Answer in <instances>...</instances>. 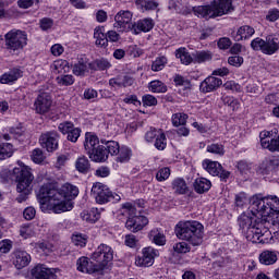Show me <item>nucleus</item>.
<instances>
[{
  "label": "nucleus",
  "mask_w": 279,
  "mask_h": 279,
  "mask_svg": "<svg viewBox=\"0 0 279 279\" xmlns=\"http://www.w3.org/2000/svg\"><path fill=\"white\" fill-rule=\"evenodd\" d=\"M77 195H80V190L71 183L63 184L59 190L48 183L39 189L37 199L41 208L52 210L56 215H61V213L73 210L71 199H75Z\"/></svg>",
  "instance_id": "f257e3e1"
},
{
  "label": "nucleus",
  "mask_w": 279,
  "mask_h": 279,
  "mask_svg": "<svg viewBox=\"0 0 279 279\" xmlns=\"http://www.w3.org/2000/svg\"><path fill=\"white\" fill-rule=\"evenodd\" d=\"M11 180H14L16 184V191L20 195L16 197L19 204L27 201V196L32 193V183L34 182V174L32 168H28L22 161L17 162V166L11 171Z\"/></svg>",
  "instance_id": "f03ea898"
},
{
  "label": "nucleus",
  "mask_w": 279,
  "mask_h": 279,
  "mask_svg": "<svg viewBox=\"0 0 279 279\" xmlns=\"http://www.w3.org/2000/svg\"><path fill=\"white\" fill-rule=\"evenodd\" d=\"M175 235L181 241L197 247L204 243V225L195 220L180 222L175 227Z\"/></svg>",
  "instance_id": "7ed1b4c3"
},
{
  "label": "nucleus",
  "mask_w": 279,
  "mask_h": 279,
  "mask_svg": "<svg viewBox=\"0 0 279 279\" xmlns=\"http://www.w3.org/2000/svg\"><path fill=\"white\" fill-rule=\"evenodd\" d=\"M251 208L253 213H257L259 217H269L276 215V219L279 218V198L276 195H268L264 198L253 196L250 199Z\"/></svg>",
  "instance_id": "20e7f679"
},
{
  "label": "nucleus",
  "mask_w": 279,
  "mask_h": 279,
  "mask_svg": "<svg viewBox=\"0 0 279 279\" xmlns=\"http://www.w3.org/2000/svg\"><path fill=\"white\" fill-rule=\"evenodd\" d=\"M122 210L125 215H129L125 228L131 232H140V230H143V228L149 223L147 217L136 215V207H134L132 203H124Z\"/></svg>",
  "instance_id": "39448f33"
},
{
  "label": "nucleus",
  "mask_w": 279,
  "mask_h": 279,
  "mask_svg": "<svg viewBox=\"0 0 279 279\" xmlns=\"http://www.w3.org/2000/svg\"><path fill=\"white\" fill-rule=\"evenodd\" d=\"M92 196L96 199L97 204H108V202L117 204V202H121V196L117 193H112L108 185L101 182L94 183Z\"/></svg>",
  "instance_id": "423d86ee"
},
{
  "label": "nucleus",
  "mask_w": 279,
  "mask_h": 279,
  "mask_svg": "<svg viewBox=\"0 0 279 279\" xmlns=\"http://www.w3.org/2000/svg\"><path fill=\"white\" fill-rule=\"evenodd\" d=\"M4 43L10 51H21V49L27 46V33L12 29L4 35Z\"/></svg>",
  "instance_id": "0eeeda50"
},
{
  "label": "nucleus",
  "mask_w": 279,
  "mask_h": 279,
  "mask_svg": "<svg viewBox=\"0 0 279 279\" xmlns=\"http://www.w3.org/2000/svg\"><path fill=\"white\" fill-rule=\"evenodd\" d=\"M114 258V252L108 244H100L92 254V260L96 262L97 267H100V274L104 275V269L110 260Z\"/></svg>",
  "instance_id": "6e6552de"
},
{
  "label": "nucleus",
  "mask_w": 279,
  "mask_h": 279,
  "mask_svg": "<svg viewBox=\"0 0 279 279\" xmlns=\"http://www.w3.org/2000/svg\"><path fill=\"white\" fill-rule=\"evenodd\" d=\"M145 141L147 143H155V147L159 151L167 149V135L160 129L150 128L145 134Z\"/></svg>",
  "instance_id": "1a4fd4ad"
},
{
  "label": "nucleus",
  "mask_w": 279,
  "mask_h": 279,
  "mask_svg": "<svg viewBox=\"0 0 279 279\" xmlns=\"http://www.w3.org/2000/svg\"><path fill=\"white\" fill-rule=\"evenodd\" d=\"M116 23L113 24L114 29L118 32H132L134 24L132 23V12L120 11L114 16Z\"/></svg>",
  "instance_id": "9d476101"
},
{
  "label": "nucleus",
  "mask_w": 279,
  "mask_h": 279,
  "mask_svg": "<svg viewBox=\"0 0 279 279\" xmlns=\"http://www.w3.org/2000/svg\"><path fill=\"white\" fill-rule=\"evenodd\" d=\"M203 169L209 173V175L218 177L220 180H228L230 178V171L223 170V166L218 161L210 159L203 160Z\"/></svg>",
  "instance_id": "9b49d317"
},
{
  "label": "nucleus",
  "mask_w": 279,
  "mask_h": 279,
  "mask_svg": "<svg viewBox=\"0 0 279 279\" xmlns=\"http://www.w3.org/2000/svg\"><path fill=\"white\" fill-rule=\"evenodd\" d=\"M58 141H60V135L56 131H48L40 135L39 145L48 150L56 151L58 149Z\"/></svg>",
  "instance_id": "f8f14e48"
},
{
  "label": "nucleus",
  "mask_w": 279,
  "mask_h": 279,
  "mask_svg": "<svg viewBox=\"0 0 279 279\" xmlns=\"http://www.w3.org/2000/svg\"><path fill=\"white\" fill-rule=\"evenodd\" d=\"M58 269L37 264L31 269V279H57Z\"/></svg>",
  "instance_id": "ddd939ff"
},
{
  "label": "nucleus",
  "mask_w": 279,
  "mask_h": 279,
  "mask_svg": "<svg viewBox=\"0 0 279 279\" xmlns=\"http://www.w3.org/2000/svg\"><path fill=\"white\" fill-rule=\"evenodd\" d=\"M52 104L51 95L49 93H41L34 101V110L36 114H47L51 110Z\"/></svg>",
  "instance_id": "4468645a"
},
{
  "label": "nucleus",
  "mask_w": 279,
  "mask_h": 279,
  "mask_svg": "<svg viewBox=\"0 0 279 279\" xmlns=\"http://www.w3.org/2000/svg\"><path fill=\"white\" fill-rule=\"evenodd\" d=\"M160 256V252L151 246L143 250V255L135 260L137 267H151L154 265V258Z\"/></svg>",
  "instance_id": "2eb2a0df"
},
{
  "label": "nucleus",
  "mask_w": 279,
  "mask_h": 279,
  "mask_svg": "<svg viewBox=\"0 0 279 279\" xmlns=\"http://www.w3.org/2000/svg\"><path fill=\"white\" fill-rule=\"evenodd\" d=\"M267 229L263 228V223H254L252 227H248L246 230V239L251 243H265L263 236H265Z\"/></svg>",
  "instance_id": "dca6fc26"
},
{
  "label": "nucleus",
  "mask_w": 279,
  "mask_h": 279,
  "mask_svg": "<svg viewBox=\"0 0 279 279\" xmlns=\"http://www.w3.org/2000/svg\"><path fill=\"white\" fill-rule=\"evenodd\" d=\"M260 145L264 149L269 151H279V136L274 138V133L269 131H263L259 133Z\"/></svg>",
  "instance_id": "f3484780"
},
{
  "label": "nucleus",
  "mask_w": 279,
  "mask_h": 279,
  "mask_svg": "<svg viewBox=\"0 0 279 279\" xmlns=\"http://www.w3.org/2000/svg\"><path fill=\"white\" fill-rule=\"evenodd\" d=\"M76 267L82 274H96L97 276H104L101 267H98L96 263L89 262L88 257H81L76 262Z\"/></svg>",
  "instance_id": "a211bd4d"
},
{
  "label": "nucleus",
  "mask_w": 279,
  "mask_h": 279,
  "mask_svg": "<svg viewBox=\"0 0 279 279\" xmlns=\"http://www.w3.org/2000/svg\"><path fill=\"white\" fill-rule=\"evenodd\" d=\"M214 13L217 16H223L225 14H230L234 10L232 5V0H214L211 3Z\"/></svg>",
  "instance_id": "6ab92c4d"
},
{
  "label": "nucleus",
  "mask_w": 279,
  "mask_h": 279,
  "mask_svg": "<svg viewBox=\"0 0 279 279\" xmlns=\"http://www.w3.org/2000/svg\"><path fill=\"white\" fill-rule=\"evenodd\" d=\"M12 260L16 269H25L32 263V255L26 251L17 250L13 253Z\"/></svg>",
  "instance_id": "aec40b11"
},
{
  "label": "nucleus",
  "mask_w": 279,
  "mask_h": 279,
  "mask_svg": "<svg viewBox=\"0 0 279 279\" xmlns=\"http://www.w3.org/2000/svg\"><path fill=\"white\" fill-rule=\"evenodd\" d=\"M222 84L223 81L221 78L214 75L208 76L201 83V93H215Z\"/></svg>",
  "instance_id": "412c9836"
},
{
  "label": "nucleus",
  "mask_w": 279,
  "mask_h": 279,
  "mask_svg": "<svg viewBox=\"0 0 279 279\" xmlns=\"http://www.w3.org/2000/svg\"><path fill=\"white\" fill-rule=\"evenodd\" d=\"M266 45L264 48L265 56H274L279 51V34L266 36Z\"/></svg>",
  "instance_id": "4be33fe9"
},
{
  "label": "nucleus",
  "mask_w": 279,
  "mask_h": 279,
  "mask_svg": "<svg viewBox=\"0 0 279 279\" xmlns=\"http://www.w3.org/2000/svg\"><path fill=\"white\" fill-rule=\"evenodd\" d=\"M254 34H256V29H254V27L250 25H243L239 27L235 33H232V37L239 43L240 40H250Z\"/></svg>",
  "instance_id": "5701e85b"
},
{
  "label": "nucleus",
  "mask_w": 279,
  "mask_h": 279,
  "mask_svg": "<svg viewBox=\"0 0 279 279\" xmlns=\"http://www.w3.org/2000/svg\"><path fill=\"white\" fill-rule=\"evenodd\" d=\"M192 10L195 16H198V19H217L215 10L213 9V4L204 7H193Z\"/></svg>",
  "instance_id": "b1692460"
},
{
  "label": "nucleus",
  "mask_w": 279,
  "mask_h": 279,
  "mask_svg": "<svg viewBox=\"0 0 279 279\" xmlns=\"http://www.w3.org/2000/svg\"><path fill=\"white\" fill-rule=\"evenodd\" d=\"M154 29V20L144 19L133 24V34H141V32H151Z\"/></svg>",
  "instance_id": "393cba45"
},
{
  "label": "nucleus",
  "mask_w": 279,
  "mask_h": 279,
  "mask_svg": "<svg viewBox=\"0 0 279 279\" xmlns=\"http://www.w3.org/2000/svg\"><path fill=\"white\" fill-rule=\"evenodd\" d=\"M88 156L94 162H106L108 160V150H106V146L99 145Z\"/></svg>",
  "instance_id": "a878e982"
},
{
  "label": "nucleus",
  "mask_w": 279,
  "mask_h": 279,
  "mask_svg": "<svg viewBox=\"0 0 279 279\" xmlns=\"http://www.w3.org/2000/svg\"><path fill=\"white\" fill-rule=\"evenodd\" d=\"M90 63H88V59L85 57L78 58L76 61L72 62V72L74 75H84L86 71H88V66Z\"/></svg>",
  "instance_id": "bb28decb"
},
{
  "label": "nucleus",
  "mask_w": 279,
  "mask_h": 279,
  "mask_svg": "<svg viewBox=\"0 0 279 279\" xmlns=\"http://www.w3.org/2000/svg\"><path fill=\"white\" fill-rule=\"evenodd\" d=\"M193 186L194 191L202 195L203 193H208V191H210L213 183L206 178H197L195 179Z\"/></svg>",
  "instance_id": "cd10ccee"
},
{
  "label": "nucleus",
  "mask_w": 279,
  "mask_h": 279,
  "mask_svg": "<svg viewBox=\"0 0 279 279\" xmlns=\"http://www.w3.org/2000/svg\"><path fill=\"white\" fill-rule=\"evenodd\" d=\"M148 239L151 243H155V245L162 246L167 244V236H165V233L160 229L150 230Z\"/></svg>",
  "instance_id": "c85d7f7f"
},
{
  "label": "nucleus",
  "mask_w": 279,
  "mask_h": 279,
  "mask_svg": "<svg viewBox=\"0 0 279 279\" xmlns=\"http://www.w3.org/2000/svg\"><path fill=\"white\" fill-rule=\"evenodd\" d=\"M97 145H99V137L93 133L85 134L84 147L87 154H90L95 149H97Z\"/></svg>",
  "instance_id": "c756f323"
},
{
  "label": "nucleus",
  "mask_w": 279,
  "mask_h": 279,
  "mask_svg": "<svg viewBox=\"0 0 279 279\" xmlns=\"http://www.w3.org/2000/svg\"><path fill=\"white\" fill-rule=\"evenodd\" d=\"M278 262V253L276 251H264L259 255L262 265H274Z\"/></svg>",
  "instance_id": "7c9ffc66"
},
{
  "label": "nucleus",
  "mask_w": 279,
  "mask_h": 279,
  "mask_svg": "<svg viewBox=\"0 0 279 279\" xmlns=\"http://www.w3.org/2000/svg\"><path fill=\"white\" fill-rule=\"evenodd\" d=\"M21 70L13 69L0 76V84H14L21 77Z\"/></svg>",
  "instance_id": "2f4dec72"
},
{
  "label": "nucleus",
  "mask_w": 279,
  "mask_h": 279,
  "mask_svg": "<svg viewBox=\"0 0 279 279\" xmlns=\"http://www.w3.org/2000/svg\"><path fill=\"white\" fill-rule=\"evenodd\" d=\"M210 60H213V52L208 50L193 52L194 64H204V62H210Z\"/></svg>",
  "instance_id": "473e14b6"
},
{
  "label": "nucleus",
  "mask_w": 279,
  "mask_h": 279,
  "mask_svg": "<svg viewBox=\"0 0 279 279\" xmlns=\"http://www.w3.org/2000/svg\"><path fill=\"white\" fill-rule=\"evenodd\" d=\"M75 169L78 173H88L90 171V161L86 156H80L75 161Z\"/></svg>",
  "instance_id": "72a5a7b5"
},
{
  "label": "nucleus",
  "mask_w": 279,
  "mask_h": 279,
  "mask_svg": "<svg viewBox=\"0 0 279 279\" xmlns=\"http://www.w3.org/2000/svg\"><path fill=\"white\" fill-rule=\"evenodd\" d=\"M94 38L97 47H108V35L104 33V27H96L94 31Z\"/></svg>",
  "instance_id": "f704fd0d"
},
{
  "label": "nucleus",
  "mask_w": 279,
  "mask_h": 279,
  "mask_svg": "<svg viewBox=\"0 0 279 279\" xmlns=\"http://www.w3.org/2000/svg\"><path fill=\"white\" fill-rule=\"evenodd\" d=\"M100 143L105 145L108 155L110 154V156H119V150L121 149V146H119L118 142L100 140Z\"/></svg>",
  "instance_id": "c9c22d12"
},
{
  "label": "nucleus",
  "mask_w": 279,
  "mask_h": 279,
  "mask_svg": "<svg viewBox=\"0 0 279 279\" xmlns=\"http://www.w3.org/2000/svg\"><path fill=\"white\" fill-rule=\"evenodd\" d=\"M110 66H112V64L110 61H108V59H97L89 63V69L92 71H108Z\"/></svg>",
  "instance_id": "e433bc0d"
},
{
  "label": "nucleus",
  "mask_w": 279,
  "mask_h": 279,
  "mask_svg": "<svg viewBox=\"0 0 279 279\" xmlns=\"http://www.w3.org/2000/svg\"><path fill=\"white\" fill-rule=\"evenodd\" d=\"M175 56L179 60H181V63L185 64L186 66L187 64L193 63V52L190 54L189 51H186V48H179Z\"/></svg>",
  "instance_id": "4c0bfd02"
},
{
  "label": "nucleus",
  "mask_w": 279,
  "mask_h": 279,
  "mask_svg": "<svg viewBox=\"0 0 279 279\" xmlns=\"http://www.w3.org/2000/svg\"><path fill=\"white\" fill-rule=\"evenodd\" d=\"M172 189L179 195H185L186 191H189V186H186V181H184V179H174L172 181Z\"/></svg>",
  "instance_id": "58836bf2"
},
{
  "label": "nucleus",
  "mask_w": 279,
  "mask_h": 279,
  "mask_svg": "<svg viewBox=\"0 0 279 279\" xmlns=\"http://www.w3.org/2000/svg\"><path fill=\"white\" fill-rule=\"evenodd\" d=\"M130 158H132V149L128 146L120 147L117 162H130Z\"/></svg>",
  "instance_id": "ea45409f"
},
{
  "label": "nucleus",
  "mask_w": 279,
  "mask_h": 279,
  "mask_svg": "<svg viewBox=\"0 0 279 279\" xmlns=\"http://www.w3.org/2000/svg\"><path fill=\"white\" fill-rule=\"evenodd\" d=\"M136 8L141 12H149L150 10L158 9V2L156 0H144L141 4H136Z\"/></svg>",
  "instance_id": "a19ab883"
},
{
  "label": "nucleus",
  "mask_w": 279,
  "mask_h": 279,
  "mask_svg": "<svg viewBox=\"0 0 279 279\" xmlns=\"http://www.w3.org/2000/svg\"><path fill=\"white\" fill-rule=\"evenodd\" d=\"M12 154H14V146H12V144L7 143L0 145V160H5V158H12Z\"/></svg>",
  "instance_id": "79ce46f5"
},
{
  "label": "nucleus",
  "mask_w": 279,
  "mask_h": 279,
  "mask_svg": "<svg viewBox=\"0 0 279 279\" xmlns=\"http://www.w3.org/2000/svg\"><path fill=\"white\" fill-rule=\"evenodd\" d=\"M167 57L161 56V57H157L155 59V61H153L151 63V71H154L155 73H158V71H162V69H165V66H167Z\"/></svg>",
  "instance_id": "37998d69"
},
{
  "label": "nucleus",
  "mask_w": 279,
  "mask_h": 279,
  "mask_svg": "<svg viewBox=\"0 0 279 279\" xmlns=\"http://www.w3.org/2000/svg\"><path fill=\"white\" fill-rule=\"evenodd\" d=\"M52 69L56 71V73H69V61L57 60L53 62Z\"/></svg>",
  "instance_id": "c03bdc74"
},
{
  "label": "nucleus",
  "mask_w": 279,
  "mask_h": 279,
  "mask_svg": "<svg viewBox=\"0 0 279 279\" xmlns=\"http://www.w3.org/2000/svg\"><path fill=\"white\" fill-rule=\"evenodd\" d=\"M186 119H189V116L186 113H174L172 114V125L174 128H180V125H186Z\"/></svg>",
  "instance_id": "a18cd8bd"
},
{
  "label": "nucleus",
  "mask_w": 279,
  "mask_h": 279,
  "mask_svg": "<svg viewBox=\"0 0 279 279\" xmlns=\"http://www.w3.org/2000/svg\"><path fill=\"white\" fill-rule=\"evenodd\" d=\"M72 243L76 245V247H86V243H88V236L75 233L72 235Z\"/></svg>",
  "instance_id": "49530a36"
},
{
  "label": "nucleus",
  "mask_w": 279,
  "mask_h": 279,
  "mask_svg": "<svg viewBox=\"0 0 279 279\" xmlns=\"http://www.w3.org/2000/svg\"><path fill=\"white\" fill-rule=\"evenodd\" d=\"M238 221H239L240 228H242L243 230H245V228L247 230L248 228H252L254 226V221L252 220V217L245 214H242L239 217Z\"/></svg>",
  "instance_id": "de8ad7c7"
},
{
  "label": "nucleus",
  "mask_w": 279,
  "mask_h": 279,
  "mask_svg": "<svg viewBox=\"0 0 279 279\" xmlns=\"http://www.w3.org/2000/svg\"><path fill=\"white\" fill-rule=\"evenodd\" d=\"M149 89L151 93H167V85L161 81H153L149 83Z\"/></svg>",
  "instance_id": "09e8293b"
},
{
  "label": "nucleus",
  "mask_w": 279,
  "mask_h": 279,
  "mask_svg": "<svg viewBox=\"0 0 279 279\" xmlns=\"http://www.w3.org/2000/svg\"><path fill=\"white\" fill-rule=\"evenodd\" d=\"M265 45H266V39L256 37L251 41V47L254 49V51H262V53H265Z\"/></svg>",
  "instance_id": "8fccbe9b"
},
{
  "label": "nucleus",
  "mask_w": 279,
  "mask_h": 279,
  "mask_svg": "<svg viewBox=\"0 0 279 279\" xmlns=\"http://www.w3.org/2000/svg\"><path fill=\"white\" fill-rule=\"evenodd\" d=\"M57 83L60 86H72L75 83V78L71 74H65L57 77Z\"/></svg>",
  "instance_id": "3c124183"
},
{
  "label": "nucleus",
  "mask_w": 279,
  "mask_h": 279,
  "mask_svg": "<svg viewBox=\"0 0 279 279\" xmlns=\"http://www.w3.org/2000/svg\"><path fill=\"white\" fill-rule=\"evenodd\" d=\"M207 151L209 154H216V156H223L226 154V149L221 144H210L207 146Z\"/></svg>",
  "instance_id": "603ef678"
},
{
  "label": "nucleus",
  "mask_w": 279,
  "mask_h": 279,
  "mask_svg": "<svg viewBox=\"0 0 279 279\" xmlns=\"http://www.w3.org/2000/svg\"><path fill=\"white\" fill-rule=\"evenodd\" d=\"M39 27L41 32H49L53 27V20L51 17L39 20Z\"/></svg>",
  "instance_id": "864d4df0"
},
{
  "label": "nucleus",
  "mask_w": 279,
  "mask_h": 279,
  "mask_svg": "<svg viewBox=\"0 0 279 279\" xmlns=\"http://www.w3.org/2000/svg\"><path fill=\"white\" fill-rule=\"evenodd\" d=\"M169 175H171V170L169 168H161L156 173V180L158 182H165V180H169Z\"/></svg>",
  "instance_id": "5fc2aeb1"
},
{
  "label": "nucleus",
  "mask_w": 279,
  "mask_h": 279,
  "mask_svg": "<svg viewBox=\"0 0 279 279\" xmlns=\"http://www.w3.org/2000/svg\"><path fill=\"white\" fill-rule=\"evenodd\" d=\"M173 250L177 254H187V252H191V246L186 242H179L173 245Z\"/></svg>",
  "instance_id": "6e6d98bb"
},
{
  "label": "nucleus",
  "mask_w": 279,
  "mask_h": 279,
  "mask_svg": "<svg viewBox=\"0 0 279 279\" xmlns=\"http://www.w3.org/2000/svg\"><path fill=\"white\" fill-rule=\"evenodd\" d=\"M32 160L36 165H40V162H44L45 154H43V150L40 148H36V149L33 150Z\"/></svg>",
  "instance_id": "4d7b16f0"
},
{
  "label": "nucleus",
  "mask_w": 279,
  "mask_h": 279,
  "mask_svg": "<svg viewBox=\"0 0 279 279\" xmlns=\"http://www.w3.org/2000/svg\"><path fill=\"white\" fill-rule=\"evenodd\" d=\"M142 102L143 106L151 107L158 105V99H156L153 95L147 94L142 97Z\"/></svg>",
  "instance_id": "13d9d810"
},
{
  "label": "nucleus",
  "mask_w": 279,
  "mask_h": 279,
  "mask_svg": "<svg viewBox=\"0 0 279 279\" xmlns=\"http://www.w3.org/2000/svg\"><path fill=\"white\" fill-rule=\"evenodd\" d=\"M82 134V130L80 128H74L68 133V141L71 143H77V138H80Z\"/></svg>",
  "instance_id": "bf43d9fd"
},
{
  "label": "nucleus",
  "mask_w": 279,
  "mask_h": 279,
  "mask_svg": "<svg viewBox=\"0 0 279 279\" xmlns=\"http://www.w3.org/2000/svg\"><path fill=\"white\" fill-rule=\"evenodd\" d=\"M124 244L126 247H136L138 245V239L134 234H128L124 238Z\"/></svg>",
  "instance_id": "052dcab7"
},
{
  "label": "nucleus",
  "mask_w": 279,
  "mask_h": 279,
  "mask_svg": "<svg viewBox=\"0 0 279 279\" xmlns=\"http://www.w3.org/2000/svg\"><path fill=\"white\" fill-rule=\"evenodd\" d=\"M228 64H230L231 66H235L236 69H239V66H241L243 64V57L240 56H232L228 58Z\"/></svg>",
  "instance_id": "680f3d73"
},
{
  "label": "nucleus",
  "mask_w": 279,
  "mask_h": 279,
  "mask_svg": "<svg viewBox=\"0 0 279 279\" xmlns=\"http://www.w3.org/2000/svg\"><path fill=\"white\" fill-rule=\"evenodd\" d=\"M12 250V241L2 240L0 242V254H8Z\"/></svg>",
  "instance_id": "e2e57ef3"
},
{
  "label": "nucleus",
  "mask_w": 279,
  "mask_h": 279,
  "mask_svg": "<svg viewBox=\"0 0 279 279\" xmlns=\"http://www.w3.org/2000/svg\"><path fill=\"white\" fill-rule=\"evenodd\" d=\"M24 219H26V221H32V219H34V217H36V209L34 207H27L24 209Z\"/></svg>",
  "instance_id": "0e129e2a"
},
{
  "label": "nucleus",
  "mask_w": 279,
  "mask_h": 279,
  "mask_svg": "<svg viewBox=\"0 0 279 279\" xmlns=\"http://www.w3.org/2000/svg\"><path fill=\"white\" fill-rule=\"evenodd\" d=\"M74 129L72 122H63L59 124V131L63 134H69Z\"/></svg>",
  "instance_id": "69168bd1"
},
{
  "label": "nucleus",
  "mask_w": 279,
  "mask_h": 279,
  "mask_svg": "<svg viewBox=\"0 0 279 279\" xmlns=\"http://www.w3.org/2000/svg\"><path fill=\"white\" fill-rule=\"evenodd\" d=\"M52 56L59 57L62 56V53H64V47H62V45L60 44H54L51 49H50Z\"/></svg>",
  "instance_id": "338daca9"
},
{
  "label": "nucleus",
  "mask_w": 279,
  "mask_h": 279,
  "mask_svg": "<svg viewBox=\"0 0 279 279\" xmlns=\"http://www.w3.org/2000/svg\"><path fill=\"white\" fill-rule=\"evenodd\" d=\"M267 21H270L271 23L278 21L279 19V11L277 9H272L268 12L266 16Z\"/></svg>",
  "instance_id": "774afa93"
}]
</instances>
